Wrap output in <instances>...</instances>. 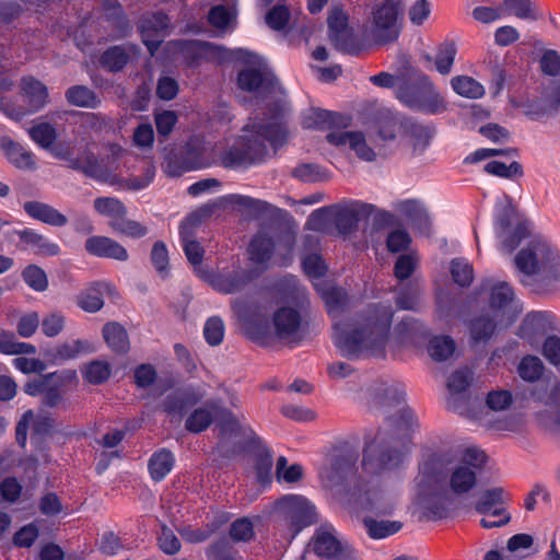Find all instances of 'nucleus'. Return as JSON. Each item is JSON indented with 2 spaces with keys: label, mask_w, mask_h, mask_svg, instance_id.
Wrapping results in <instances>:
<instances>
[{
  "label": "nucleus",
  "mask_w": 560,
  "mask_h": 560,
  "mask_svg": "<svg viewBox=\"0 0 560 560\" xmlns=\"http://www.w3.org/2000/svg\"><path fill=\"white\" fill-rule=\"evenodd\" d=\"M372 406L384 416V423L366 442L362 469L366 475L378 477L404 463L409 452L406 440L417 420L405 405L404 386L397 382L385 383L374 396Z\"/></svg>",
  "instance_id": "nucleus-1"
},
{
  "label": "nucleus",
  "mask_w": 560,
  "mask_h": 560,
  "mask_svg": "<svg viewBox=\"0 0 560 560\" xmlns=\"http://www.w3.org/2000/svg\"><path fill=\"white\" fill-rule=\"evenodd\" d=\"M316 288L334 319L332 341L339 352L349 359L383 355L393 320L392 306L373 303L353 319L338 320L348 302L347 293L336 287L322 288L316 284Z\"/></svg>",
  "instance_id": "nucleus-2"
},
{
  "label": "nucleus",
  "mask_w": 560,
  "mask_h": 560,
  "mask_svg": "<svg viewBox=\"0 0 560 560\" xmlns=\"http://www.w3.org/2000/svg\"><path fill=\"white\" fill-rule=\"evenodd\" d=\"M455 458L458 463L450 472L448 489L456 495H464L476 487L477 471L485 465L487 455L477 447H467L454 455L442 452L425 457L415 478V488L418 504L428 518H441L445 515L443 471Z\"/></svg>",
  "instance_id": "nucleus-3"
},
{
  "label": "nucleus",
  "mask_w": 560,
  "mask_h": 560,
  "mask_svg": "<svg viewBox=\"0 0 560 560\" xmlns=\"http://www.w3.org/2000/svg\"><path fill=\"white\" fill-rule=\"evenodd\" d=\"M287 141V130L277 115L267 122L250 120L242 128L233 145L222 155V163L228 167L242 166L264 160L273 149Z\"/></svg>",
  "instance_id": "nucleus-4"
},
{
  "label": "nucleus",
  "mask_w": 560,
  "mask_h": 560,
  "mask_svg": "<svg viewBox=\"0 0 560 560\" xmlns=\"http://www.w3.org/2000/svg\"><path fill=\"white\" fill-rule=\"evenodd\" d=\"M521 283L532 292L548 291L560 282V256L544 238H535L514 257Z\"/></svg>",
  "instance_id": "nucleus-5"
},
{
  "label": "nucleus",
  "mask_w": 560,
  "mask_h": 560,
  "mask_svg": "<svg viewBox=\"0 0 560 560\" xmlns=\"http://www.w3.org/2000/svg\"><path fill=\"white\" fill-rule=\"evenodd\" d=\"M235 55L248 65L238 73L237 84L241 90L260 95L281 93L278 81L260 57L245 49H237Z\"/></svg>",
  "instance_id": "nucleus-6"
},
{
  "label": "nucleus",
  "mask_w": 560,
  "mask_h": 560,
  "mask_svg": "<svg viewBox=\"0 0 560 560\" xmlns=\"http://www.w3.org/2000/svg\"><path fill=\"white\" fill-rule=\"evenodd\" d=\"M401 1L382 0L371 10L369 30L376 44L385 45L398 39L401 32Z\"/></svg>",
  "instance_id": "nucleus-7"
},
{
  "label": "nucleus",
  "mask_w": 560,
  "mask_h": 560,
  "mask_svg": "<svg viewBox=\"0 0 560 560\" xmlns=\"http://www.w3.org/2000/svg\"><path fill=\"white\" fill-rule=\"evenodd\" d=\"M395 93L404 105L415 110L434 115L446 109L444 98L428 77L421 79V85H404L398 88Z\"/></svg>",
  "instance_id": "nucleus-8"
},
{
  "label": "nucleus",
  "mask_w": 560,
  "mask_h": 560,
  "mask_svg": "<svg viewBox=\"0 0 560 560\" xmlns=\"http://www.w3.org/2000/svg\"><path fill=\"white\" fill-rule=\"evenodd\" d=\"M217 419L222 434H233L241 429L240 420L231 411L211 401L195 409L186 419L185 427L191 433L205 431Z\"/></svg>",
  "instance_id": "nucleus-9"
},
{
  "label": "nucleus",
  "mask_w": 560,
  "mask_h": 560,
  "mask_svg": "<svg viewBox=\"0 0 560 560\" xmlns=\"http://www.w3.org/2000/svg\"><path fill=\"white\" fill-rule=\"evenodd\" d=\"M277 509L283 515L291 538L315 522L314 506L303 497L285 495L277 502Z\"/></svg>",
  "instance_id": "nucleus-10"
},
{
  "label": "nucleus",
  "mask_w": 560,
  "mask_h": 560,
  "mask_svg": "<svg viewBox=\"0 0 560 560\" xmlns=\"http://www.w3.org/2000/svg\"><path fill=\"white\" fill-rule=\"evenodd\" d=\"M298 305L282 306L273 314V326L276 335L280 339L292 340L298 336L302 326V312L307 304L304 289H296Z\"/></svg>",
  "instance_id": "nucleus-11"
},
{
  "label": "nucleus",
  "mask_w": 560,
  "mask_h": 560,
  "mask_svg": "<svg viewBox=\"0 0 560 560\" xmlns=\"http://www.w3.org/2000/svg\"><path fill=\"white\" fill-rule=\"evenodd\" d=\"M494 230L500 241L499 250L504 254L512 253L526 235V226L511 210H504L497 215Z\"/></svg>",
  "instance_id": "nucleus-12"
},
{
  "label": "nucleus",
  "mask_w": 560,
  "mask_h": 560,
  "mask_svg": "<svg viewBox=\"0 0 560 560\" xmlns=\"http://www.w3.org/2000/svg\"><path fill=\"white\" fill-rule=\"evenodd\" d=\"M483 288L490 291V307L501 322L510 323L522 311L514 299V292L508 282L487 281Z\"/></svg>",
  "instance_id": "nucleus-13"
},
{
  "label": "nucleus",
  "mask_w": 560,
  "mask_h": 560,
  "mask_svg": "<svg viewBox=\"0 0 560 560\" xmlns=\"http://www.w3.org/2000/svg\"><path fill=\"white\" fill-rule=\"evenodd\" d=\"M313 549L316 555L337 560H358L354 551L347 544H342L331 528H322L313 538Z\"/></svg>",
  "instance_id": "nucleus-14"
},
{
  "label": "nucleus",
  "mask_w": 560,
  "mask_h": 560,
  "mask_svg": "<svg viewBox=\"0 0 560 560\" xmlns=\"http://www.w3.org/2000/svg\"><path fill=\"white\" fill-rule=\"evenodd\" d=\"M233 311L244 332L253 340L262 337L267 330V319L260 308L243 300L233 303Z\"/></svg>",
  "instance_id": "nucleus-15"
},
{
  "label": "nucleus",
  "mask_w": 560,
  "mask_h": 560,
  "mask_svg": "<svg viewBox=\"0 0 560 560\" xmlns=\"http://www.w3.org/2000/svg\"><path fill=\"white\" fill-rule=\"evenodd\" d=\"M358 460V453L349 450H337L319 469V476L328 482H338L349 477Z\"/></svg>",
  "instance_id": "nucleus-16"
},
{
  "label": "nucleus",
  "mask_w": 560,
  "mask_h": 560,
  "mask_svg": "<svg viewBox=\"0 0 560 560\" xmlns=\"http://www.w3.org/2000/svg\"><path fill=\"white\" fill-rule=\"evenodd\" d=\"M334 222L340 234H350L353 232L361 219L368 218L373 206L361 201H350L334 208Z\"/></svg>",
  "instance_id": "nucleus-17"
},
{
  "label": "nucleus",
  "mask_w": 560,
  "mask_h": 560,
  "mask_svg": "<svg viewBox=\"0 0 560 560\" xmlns=\"http://www.w3.org/2000/svg\"><path fill=\"white\" fill-rule=\"evenodd\" d=\"M360 492L359 503L366 511L387 514L394 508L393 500L383 488L380 479L368 481L360 488Z\"/></svg>",
  "instance_id": "nucleus-18"
},
{
  "label": "nucleus",
  "mask_w": 560,
  "mask_h": 560,
  "mask_svg": "<svg viewBox=\"0 0 560 560\" xmlns=\"http://www.w3.org/2000/svg\"><path fill=\"white\" fill-rule=\"evenodd\" d=\"M259 271L237 269L229 273L209 272L203 276L211 287L225 294L238 292L245 288L253 279L257 277Z\"/></svg>",
  "instance_id": "nucleus-19"
},
{
  "label": "nucleus",
  "mask_w": 560,
  "mask_h": 560,
  "mask_svg": "<svg viewBox=\"0 0 560 560\" xmlns=\"http://www.w3.org/2000/svg\"><path fill=\"white\" fill-rule=\"evenodd\" d=\"M170 26L167 15L163 13H155L151 16L143 18L140 23V32L143 44L148 47L151 55L155 52L166 31Z\"/></svg>",
  "instance_id": "nucleus-20"
},
{
  "label": "nucleus",
  "mask_w": 560,
  "mask_h": 560,
  "mask_svg": "<svg viewBox=\"0 0 560 560\" xmlns=\"http://www.w3.org/2000/svg\"><path fill=\"white\" fill-rule=\"evenodd\" d=\"M327 141L336 147H349L357 156L363 161H374L376 154L366 144L365 137L361 132L338 131L327 135Z\"/></svg>",
  "instance_id": "nucleus-21"
},
{
  "label": "nucleus",
  "mask_w": 560,
  "mask_h": 560,
  "mask_svg": "<svg viewBox=\"0 0 560 560\" xmlns=\"http://www.w3.org/2000/svg\"><path fill=\"white\" fill-rule=\"evenodd\" d=\"M393 208L400 218L407 220L418 230L427 231L429 229L431 222L430 215L421 200H399L393 205Z\"/></svg>",
  "instance_id": "nucleus-22"
},
{
  "label": "nucleus",
  "mask_w": 560,
  "mask_h": 560,
  "mask_svg": "<svg viewBox=\"0 0 560 560\" xmlns=\"http://www.w3.org/2000/svg\"><path fill=\"white\" fill-rule=\"evenodd\" d=\"M85 250L96 257L126 261L129 257L127 249L115 240L95 235L85 241Z\"/></svg>",
  "instance_id": "nucleus-23"
},
{
  "label": "nucleus",
  "mask_w": 560,
  "mask_h": 560,
  "mask_svg": "<svg viewBox=\"0 0 560 560\" xmlns=\"http://www.w3.org/2000/svg\"><path fill=\"white\" fill-rule=\"evenodd\" d=\"M0 149L7 160L16 168L34 170L36 167L34 154L9 136L0 138Z\"/></svg>",
  "instance_id": "nucleus-24"
},
{
  "label": "nucleus",
  "mask_w": 560,
  "mask_h": 560,
  "mask_svg": "<svg viewBox=\"0 0 560 560\" xmlns=\"http://www.w3.org/2000/svg\"><path fill=\"white\" fill-rule=\"evenodd\" d=\"M350 118L334 112L319 108L308 109L302 119L304 128L308 129H326L332 127H347Z\"/></svg>",
  "instance_id": "nucleus-25"
},
{
  "label": "nucleus",
  "mask_w": 560,
  "mask_h": 560,
  "mask_svg": "<svg viewBox=\"0 0 560 560\" xmlns=\"http://www.w3.org/2000/svg\"><path fill=\"white\" fill-rule=\"evenodd\" d=\"M558 320L549 312H532L526 315L522 327V336L530 338L532 335H544L549 330L557 329Z\"/></svg>",
  "instance_id": "nucleus-26"
},
{
  "label": "nucleus",
  "mask_w": 560,
  "mask_h": 560,
  "mask_svg": "<svg viewBox=\"0 0 560 560\" xmlns=\"http://www.w3.org/2000/svg\"><path fill=\"white\" fill-rule=\"evenodd\" d=\"M21 91L32 110L43 108L48 102V90L46 85L33 77H24L21 80Z\"/></svg>",
  "instance_id": "nucleus-27"
},
{
  "label": "nucleus",
  "mask_w": 560,
  "mask_h": 560,
  "mask_svg": "<svg viewBox=\"0 0 560 560\" xmlns=\"http://www.w3.org/2000/svg\"><path fill=\"white\" fill-rule=\"evenodd\" d=\"M25 212L35 220L42 221L52 226H63L67 224V217L54 207L39 201H27L23 206Z\"/></svg>",
  "instance_id": "nucleus-28"
},
{
  "label": "nucleus",
  "mask_w": 560,
  "mask_h": 560,
  "mask_svg": "<svg viewBox=\"0 0 560 560\" xmlns=\"http://www.w3.org/2000/svg\"><path fill=\"white\" fill-rule=\"evenodd\" d=\"M276 244L271 235L266 231H259L252 240L248 247V255L252 262L265 267L270 259Z\"/></svg>",
  "instance_id": "nucleus-29"
},
{
  "label": "nucleus",
  "mask_w": 560,
  "mask_h": 560,
  "mask_svg": "<svg viewBox=\"0 0 560 560\" xmlns=\"http://www.w3.org/2000/svg\"><path fill=\"white\" fill-rule=\"evenodd\" d=\"M19 236L23 243L37 255L57 256L60 253L58 244L51 242L46 236L36 233L31 229H24L19 232Z\"/></svg>",
  "instance_id": "nucleus-30"
},
{
  "label": "nucleus",
  "mask_w": 560,
  "mask_h": 560,
  "mask_svg": "<svg viewBox=\"0 0 560 560\" xmlns=\"http://www.w3.org/2000/svg\"><path fill=\"white\" fill-rule=\"evenodd\" d=\"M93 208L97 214L108 219L110 229L114 228V222L128 213L127 207L116 197H97L93 201Z\"/></svg>",
  "instance_id": "nucleus-31"
},
{
  "label": "nucleus",
  "mask_w": 560,
  "mask_h": 560,
  "mask_svg": "<svg viewBox=\"0 0 560 560\" xmlns=\"http://www.w3.org/2000/svg\"><path fill=\"white\" fill-rule=\"evenodd\" d=\"M175 457L173 453L166 448L154 452L148 463L150 477L154 481L163 480L173 469Z\"/></svg>",
  "instance_id": "nucleus-32"
},
{
  "label": "nucleus",
  "mask_w": 560,
  "mask_h": 560,
  "mask_svg": "<svg viewBox=\"0 0 560 560\" xmlns=\"http://www.w3.org/2000/svg\"><path fill=\"white\" fill-rule=\"evenodd\" d=\"M110 289L106 282H96L78 296V305L85 312L95 313L104 305L103 294Z\"/></svg>",
  "instance_id": "nucleus-33"
},
{
  "label": "nucleus",
  "mask_w": 560,
  "mask_h": 560,
  "mask_svg": "<svg viewBox=\"0 0 560 560\" xmlns=\"http://www.w3.org/2000/svg\"><path fill=\"white\" fill-rule=\"evenodd\" d=\"M138 54L135 45L115 46L107 49L102 58V63L112 71L121 70L132 56Z\"/></svg>",
  "instance_id": "nucleus-34"
},
{
  "label": "nucleus",
  "mask_w": 560,
  "mask_h": 560,
  "mask_svg": "<svg viewBox=\"0 0 560 560\" xmlns=\"http://www.w3.org/2000/svg\"><path fill=\"white\" fill-rule=\"evenodd\" d=\"M107 346L117 353H125L129 350L130 343L126 329L118 323H107L102 330Z\"/></svg>",
  "instance_id": "nucleus-35"
},
{
  "label": "nucleus",
  "mask_w": 560,
  "mask_h": 560,
  "mask_svg": "<svg viewBox=\"0 0 560 560\" xmlns=\"http://www.w3.org/2000/svg\"><path fill=\"white\" fill-rule=\"evenodd\" d=\"M329 37L335 46L340 50H347L346 39L347 32V15L338 9H335L328 16Z\"/></svg>",
  "instance_id": "nucleus-36"
},
{
  "label": "nucleus",
  "mask_w": 560,
  "mask_h": 560,
  "mask_svg": "<svg viewBox=\"0 0 560 560\" xmlns=\"http://www.w3.org/2000/svg\"><path fill=\"white\" fill-rule=\"evenodd\" d=\"M59 380H75L77 372L74 370H65L61 372H55L47 375H40L33 381L25 384V393L31 396L44 395V392L54 381Z\"/></svg>",
  "instance_id": "nucleus-37"
},
{
  "label": "nucleus",
  "mask_w": 560,
  "mask_h": 560,
  "mask_svg": "<svg viewBox=\"0 0 560 560\" xmlns=\"http://www.w3.org/2000/svg\"><path fill=\"white\" fill-rule=\"evenodd\" d=\"M212 210L210 207H201L190 214H188L179 226L180 242L186 243L195 240L196 229L201 222L211 214Z\"/></svg>",
  "instance_id": "nucleus-38"
},
{
  "label": "nucleus",
  "mask_w": 560,
  "mask_h": 560,
  "mask_svg": "<svg viewBox=\"0 0 560 560\" xmlns=\"http://www.w3.org/2000/svg\"><path fill=\"white\" fill-rule=\"evenodd\" d=\"M454 92L466 98H480L486 90L481 83L468 75H457L451 80Z\"/></svg>",
  "instance_id": "nucleus-39"
},
{
  "label": "nucleus",
  "mask_w": 560,
  "mask_h": 560,
  "mask_svg": "<svg viewBox=\"0 0 560 560\" xmlns=\"http://www.w3.org/2000/svg\"><path fill=\"white\" fill-rule=\"evenodd\" d=\"M66 100L70 105L95 108L100 100L92 90L83 85H74L66 91Z\"/></svg>",
  "instance_id": "nucleus-40"
},
{
  "label": "nucleus",
  "mask_w": 560,
  "mask_h": 560,
  "mask_svg": "<svg viewBox=\"0 0 560 560\" xmlns=\"http://www.w3.org/2000/svg\"><path fill=\"white\" fill-rule=\"evenodd\" d=\"M30 425H32L36 432L40 433L49 427V422L47 418L35 420L33 411H26L16 425V441L22 447L26 444L27 429Z\"/></svg>",
  "instance_id": "nucleus-41"
},
{
  "label": "nucleus",
  "mask_w": 560,
  "mask_h": 560,
  "mask_svg": "<svg viewBox=\"0 0 560 560\" xmlns=\"http://www.w3.org/2000/svg\"><path fill=\"white\" fill-rule=\"evenodd\" d=\"M112 374L110 364L106 361L94 360L85 364L82 370L84 380L90 384H102L106 382Z\"/></svg>",
  "instance_id": "nucleus-42"
},
{
  "label": "nucleus",
  "mask_w": 560,
  "mask_h": 560,
  "mask_svg": "<svg viewBox=\"0 0 560 560\" xmlns=\"http://www.w3.org/2000/svg\"><path fill=\"white\" fill-rule=\"evenodd\" d=\"M364 525L369 535L374 539L386 538L398 533L402 524L398 521H375L373 518H364Z\"/></svg>",
  "instance_id": "nucleus-43"
},
{
  "label": "nucleus",
  "mask_w": 560,
  "mask_h": 560,
  "mask_svg": "<svg viewBox=\"0 0 560 560\" xmlns=\"http://www.w3.org/2000/svg\"><path fill=\"white\" fill-rule=\"evenodd\" d=\"M292 175L305 183L326 182L330 178L329 173L314 163L300 164L293 168Z\"/></svg>",
  "instance_id": "nucleus-44"
},
{
  "label": "nucleus",
  "mask_w": 560,
  "mask_h": 560,
  "mask_svg": "<svg viewBox=\"0 0 560 560\" xmlns=\"http://www.w3.org/2000/svg\"><path fill=\"white\" fill-rule=\"evenodd\" d=\"M430 357L435 361H445L455 351L454 340L447 336L433 337L428 347Z\"/></svg>",
  "instance_id": "nucleus-45"
},
{
  "label": "nucleus",
  "mask_w": 560,
  "mask_h": 560,
  "mask_svg": "<svg viewBox=\"0 0 560 560\" xmlns=\"http://www.w3.org/2000/svg\"><path fill=\"white\" fill-rule=\"evenodd\" d=\"M94 351V347L86 340H72L65 342L56 348L55 355L61 360H70L77 358L81 353H90Z\"/></svg>",
  "instance_id": "nucleus-46"
},
{
  "label": "nucleus",
  "mask_w": 560,
  "mask_h": 560,
  "mask_svg": "<svg viewBox=\"0 0 560 560\" xmlns=\"http://www.w3.org/2000/svg\"><path fill=\"white\" fill-rule=\"evenodd\" d=\"M31 139L44 149H51L56 138V129L48 122H40L28 129Z\"/></svg>",
  "instance_id": "nucleus-47"
},
{
  "label": "nucleus",
  "mask_w": 560,
  "mask_h": 560,
  "mask_svg": "<svg viewBox=\"0 0 560 560\" xmlns=\"http://www.w3.org/2000/svg\"><path fill=\"white\" fill-rule=\"evenodd\" d=\"M407 135L415 153H422L431 140L429 128L417 124H410Z\"/></svg>",
  "instance_id": "nucleus-48"
},
{
  "label": "nucleus",
  "mask_w": 560,
  "mask_h": 560,
  "mask_svg": "<svg viewBox=\"0 0 560 560\" xmlns=\"http://www.w3.org/2000/svg\"><path fill=\"white\" fill-rule=\"evenodd\" d=\"M501 9L504 10V15L514 13L518 19L523 20L537 19L530 0H502Z\"/></svg>",
  "instance_id": "nucleus-49"
},
{
  "label": "nucleus",
  "mask_w": 560,
  "mask_h": 560,
  "mask_svg": "<svg viewBox=\"0 0 560 560\" xmlns=\"http://www.w3.org/2000/svg\"><path fill=\"white\" fill-rule=\"evenodd\" d=\"M451 275L455 283L467 287L474 279V269L467 260L455 258L451 261Z\"/></svg>",
  "instance_id": "nucleus-50"
},
{
  "label": "nucleus",
  "mask_w": 560,
  "mask_h": 560,
  "mask_svg": "<svg viewBox=\"0 0 560 560\" xmlns=\"http://www.w3.org/2000/svg\"><path fill=\"white\" fill-rule=\"evenodd\" d=\"M544 371V364L541 360L534 355H527L522 359L518 364L520 376L528 382H535L538 380Z\"/></svg>",
  "instance_id": "nucleus-51"
},
{
  "label": "nucleus",
  "mask_w": 560,
  "mask_h": 560,
  "mask_svg": "<svg viewBox=\"0 0 560 560\" xmlns=\"http://www.w3.org/2000/svg\"><path fill=\"white\" fill-rule=\"evenodd\" d=\"M113 231L131 238H141L147 235L148 229L142 223L129 220L124 215L118 222H114Z\"/></svg>",
  "instance_id": "nucleus-52"
},
{
  "label": "nucleus",
  "mask_w": 560,
  "mask_h": 560,
  "mask_svg": "<svg viewBox=\"0 0 560 560\" xmlns=\"http://www.w3.org/2000/svg\"><path fill=\"white\" fill-rule=\"evenodd\" d=\"M332 218V209L320 208L315 210L306 221V229L315 232L328 233Z\"/></svg>",
  "instance_id": "nucleus-53"
},
{
  "label": "nucleus",
  "mask_w": 560,
  "mask_h": 560,
  "mask_svg": "<svg viewBox=\"0 0 560 560\" xmlns=\"http://www.w3.org/2000/svg\"><path fill=\"white\" fill-rule=\"evenodd\" d=\"M25 283L35 291H45L48 287V280L45 271L35 265L27 266L22 272Z\"/></svg>",
  "instance_id": "nucleus-54"
},
{
  "label": "nucleus",
  "mask_w": 560,
  "mask_h": 560,
  "mask_svg": "<svg viewBox=\"0 0 560 560\" xmlns=\"http://www.w3.org/2000/svg\"><path fill=\"white\" fill-rule=\"evenodd\" d=\"M502 502L503 490L501 488H492L481 493L476 503V511L478 513L492 512L494 509H498L497 505L501 504Z\"/></svg>",
  "instance_id": "nucleus-55"
},
{
  "label": "nucleus",
  "mask_w": 560,
  "mask_h": 560,
  "mask_svg": "<svg viewBox=\"0 0 560 560\" xmlns=\"http://www.w3.org/2000/svg\"><path fill=\"white\" fill-rule=\"evenodd\" d=\"M456 52L457 50L453 43H446L440 47L435 57V68L441 74H448L451 72Z\"/></svg>",
  "instance_id": "nucleus-56"
},
{
  "label": "nucleus",
  "mask_w": 560,
  "mask_h": 560,
  "mask_svg": "<svg viewBox=\"0 0 560 560\" xmlns=\"http://www.w3.org/2000/svg\"><path fill=\"white\" fill-rule=\"evenodd\" d=\"M235 19V12L224 5L213 7L208 15L209 23L218 30H226Z\"/></svg>",
  "instance_id": "nucleus-57"
},
{
  "label": "nucleus",
  "mask_w": 560,
  "mask_h": 560,
  "mask_svg": "<svg viewBox=\"0 0 560 560\" xmlns=\"http://www.w3.org/2000/svg\"><path fill=\"white\" fill-rule=\"evenodd\" d=\"M203 336L210 346H219L224 337V324L220 317L209 318L203 327Z\"/></svg>",
  "instance_id": "nucleus-58"
},
{
  "label": "nucleus",
  "mask_w": 560,
  "mask_h": 560,
  "mask_svg": "<svg viewBox=\"0 0 560 560\" xmlns=\"http://www.w3.org/2000/svg\"><path fill=\"white\" fill-rule=\"evenodd\" d=\"M485 171L491 175L504 178H510L514 175L523 174L522 165L518 162H512L511 164L506 165L500 161H491L486 164Z\"/></svg>",
  "instance_id": "nucleus-59"
},
{
  "label": "nucleus",
  "mask_w": 560,
  "mask_h": 560,
  "mask_svg": "<svg viewBox=\"0 0 560 560\" xmlns=\"http://www.w3.org/2000/svg\"><path fill=\"white\" fill-rule=\"evenodd\" d=\"M182 245L188 261L195 267L200 277L203 278L208 273L201 267L205 254L203 247L196 240L182 243Z\"/></svg>",
  "instance_id": "nucleus-60"
},
{
  "label": "nucleus",
  "mask_w": 560,
  "mask_h": 560,
  "mask_svg": "<svg viewBox=\"0 0 560 560\" xmlns=\"http://www.w3.org/2000/svg\"><path fill=\"white\" fill-rule=\"evenodd\" d=\"M151 262L162 277L166 276L168 267V250L163 242L159 241L153 244L151 250Z\"/></svg>",
  "instance_id": "nucleus-61"
},
{
  "label": "nucleus",
  "mask_w": 560,
  "mask_h": 560,
  "mask_svg": "<svg viewBox=\"0 0 560 560\" xmlns=\"http://www.w3.org/2000/svg\"><path fill=\"white\" fill-rule=\"evenodd\" d=\"M495 324L488 317H480L472 322L470 331L475 341H483L490 338L494 331Z\"/></svg>",
  "instance_id": "nucleus-62"
},
{
  "label": "nucleus",
  "mask_w": 560,
  "mask_h": 560,
  "mask_svg": "<svg viewBox=\"0 0 560 560\" xmlns=\"http://www.w3.org/2000/svg\"><path fill=\"white\" fill-rule=\"evenodd\" d=\"M540 69L549 77L560 74V54L553 49L546 50L540 59Z\"/></svg>",
  "instance_id": "nucleus-63"
},
{
  "label": "nucleus",
  "mask_w": 560,
  "mask_h": 560,
  "mask_svg": "<svg viewBox=\"0 0 560 560\" xmlns=\"http://www.w3.org/2000/svg\"><path fill=\"white\" fill-rule=\"evenodd\" d=\"M542 353L549 363L560 368V338L557 336H549L544 342Z\"/></svg>",
  "instance_id": "nucleus-64"
}]
</instances>
